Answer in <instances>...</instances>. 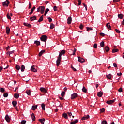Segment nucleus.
Returning a JSON list of instances; mask_svg holds the SVG:
<instances>
[{
  "label": "nucleus",
  "instance_id": "1",
  "mask_svg": "<svg viewBox=\"0 0 124 124\" xmlns=\"http://www.w3.org/2000/svg\"><path fill=\"white\" fill-rule=\"evenodd\" d=\"M47 38H48V37H47V36L42 35L40 38V40H41V41H44V42H46V41H47Z\"/></svg>",
  "mask_w": 124,
  "mask_h": 124
},
{
  "label": "nucleus",
  "instance_id": "2",
  "mask_svg": "<svg viewBox=\"0 0 124 124\" xmlns=\"http://www.w3.org/2000/svg\"><path fill=\"white\" fill-rule=\"evenodd\" d=\"M61 61H62V58L60 57H57V60L56 61V65L59 66L61 64Z\"/></svg>",
  "mask_w": 124,
  "mask_h": 124
},
{
  "label": "nucleus",
  "instance_id": "3",
  "mask_svg": "<svg viewBox=\"0 0 124 124\" xmlns=\"http://www.w3.org/2000/svg\"><path fill=\"white\" fill-rule=\"evenodd\" d=\"M115 101H116V99H114L113 100H108L106 102V103H107V104H109V105H111V104H113V103H114V102H115Z\"/></svg>",
  "mask_w": 124,
  "mask_h": 124
},
{
  "label": "nucleus",
  "instance_id": "4",
  "mask_svg": "<svg viewBox=\"0 0 124 124\" xmlns=\"http://www.w3.org/2000/svg\"><path fill=\"white\" fill-rule=\"evenodd\" d=\"M64 54H65V50H62V51L59 53V56H58V57L62 59V55H64Z\"/></svg>",
  "mask_w": 124,
  "mask_h": 124
},
{
  "label": "nucleus",
  "instance_id": "5",
  "mask_svg": "<svg viewBox=\"0 0 124 124\" xmlns=\"http://www.w3.org/2000/svg\"><path fill=\"white\" fill-rule=\"evenodd\" d=\"M76 97H78V95L76 93H74L71 95V99H75Z\"/></svg>",
  "mask_w": 124,
  "mask_h": 124
},
{
  "label": "nucleus",
  "instance_id": "6",
  "mask_svg": "<svg viewBox=\"0 0 124 124\" xmlns=\"http://www.w3.org/2000/svg\"><path fill=\"white\" fill-rule=\"evenodd\" d=\"M78 62H80L81 63H83L85 62L84 59H83L80 57H78Z\"/></svg>",
  "mask_w": 124,
  "mask_h": 124
},
{
  "label": "nucleus",
  "instance_id": "7",
  "mask_svg": "<svg viewBox=\"0 0 124 124\" xmlns=\"http://www.w3.org/2000/svg\"><path fill=\"white\" fill-rule=\"evenodd\" d=\"M40 90L41 91V92H42V93H47V90H46V89H45V88L41 87L40 89Z\"/></svg>",
  "mask_w": 124,
  "mask_h": 124
},
{
  "label": "nucleus",
  "instance_id": "8",
  "mask_svg": "<svg viewBox=\"0 0 124 124\" xmlns=\"http://www.w3.org/2000/svg\"><path fill=\"white\" fill-rule=\"evenodd\" d=\"M31 69L33 72H37V70L35 68V66L33 65L31 67Z\"/></svg>",
  "mask_w": 124,
  "mask_h": 124
},
{
  "label": "nucleus",
  "instance_id": "9",
  "mask_svg": "<svg viewBox=\"0 0 124 124\" xmlns=\"http://www.w3.org/2000/svg\"><path fill=\"white\" fill-rule=\"evenodd\" d=\"M45 10V7L44 6H41V13L43 14L44 13V11Z\"/></svg>",
  "mask_w": 124,
  "mask_h": 124
},
{
  "label": "nucleus",
  "instance_id": "10",
  "mask_svg": "<svg viewBox=\"0 0 124 124\" xmlns=\"http://www.w3.org/2000/svg\"><path fill=\"white\" fill-rule=\"evenodd\" d=\"M71 22H72V18H71V17H68V18L67 19V24L68 25H70V24H71Z\"/></svg>",
  "mask_w": 124,
  "mask_h": 124
},
{
  "label": "nucleus",
  "instance_id": "11",
  "mask_svg": "<svg viewBox=\"0 0 124 124\" xmlns=\"http://www.w3.org/2000/svg\"><path fill=\"white\" fill-rule=\"evenodd\" d=\"M5 119L6 121V122H7V123H9V122H10V118L9 117V116L8 115H6Z\"/></svg>",
  "mask_w": 124,
  "mask_h": 124
},
{
  "label": "nucleus",
  "instance_id": "12",
  "mask_svg": "<svg viewBox=\"0 0 124 124\" xmlns=\"http://www.w3.org/2000/svg\"><path fill=\"white\" fill-rule=\"evenodd\" d=\"M6 32L7 34H9V32H10V28L9 27H7L6 28Z\"/></svg>",
  "mask_w": 124,
  "mask_h": 124
},
{
  "label": "nucleus",
  "instance_id": "13",
  "mask_svg": "<svg viewBox=\"0 0 124 124\" xmlns=\"http://www.w3.org/2000/svg\"><path fill=\"white\" fill-rule=\"evenodd\" d=\"M89 118H90V115H87L86 116H84L82 117L81 120H82L83 121H85L86 120H88V119H89Z\"/></svg>",
  "mask_w": 124,
  "mask_h": 124
},
{
  "label": "nucleus",
  "instance_id": "14",
  "mask_svg": "<svg viewBox=\"0 0 124 124\" xmlns=\"http://www.w3.org/2000/svg\"><path fill=\"white\" fill-rule=\"evenodd\" d=\"M79 122V120H78V119H76V120L74 121H71L70 122L71 124H77V123Z\"/></svg>",
  "mask_w": 124,
  "mask_h": 124
},
{
  "label": "nucleus",
  "instance_id": "15",
  "mask_svg": "<svg viewBox=\"0 0 124 124\" xmlns=\"http://www.w3.org/2000/svg\"><path fill=\"white\" fill-rule=\"evenodd\" d=\"M106 27L108 29V30H112L111 26L110 25V23H108L106 24Z\"/></svg>",
  "mask_w": 124,
  "mask_h": 124
},
{
  "label": "nucleus",
  "instance_id": "16",
  "mask_svg": "<svg viewBox=\"0 0 124 124\" xmlns=\"http://www.w3.org/2000/svg\"><path fill=\"white\" fill-rule=\"evenodd\" d=\"M44 15H42L40 17L39 19L38 20V23H40V22H42L43 21V17Z\"/></svg>",
  "mask_w": 124,
  "mask_h": 124
},
{
  "label": "nucleus",
  "instance_id": "17",
  "mask_svg": "<svg viewBox=\"0 0 124 124\" xmlns=\"http://www.w3.org/2000/svg\"><path fill=\"white\" fill-rule=\"evenodd\" d=\"M103 94V93H102V92L100 91V92H99L97 93V96L99 97H101V96H102Z\"/></svg>",
  "mask_w": 124,
  "mask_h": 124
},
{
  "label": "nucleus",
  "instance_id": "18",
  "mask_svg": "<svg viewBox=\"0 0 124 124\" xmlns=\"http://www.w3.org/2000/svg\"><path fill=\"white\" fill-rule=\"evenodd\" d=\"M24 25V26H25L26 27H28V28H31V25L29 23H24L23 24Z\"/></svg>",
  "mask_w": 124,
  "mask_h": 124
},
{
  "label": "nucleus",
  "instance_id": "19",
  "mask_svg": "<svg viewBox=\"0 0 124 124\" xmlns=\"http://www.w3.org/2000/svg\"><path fill=\"white\" fill-rule=\"evenodd\" d=\"M39 122H40V123H41V124H44V122H45V119L44 118H42V119H39L38 120Z\"/></svg>",
  "mask_w": 124,
  "mask_h": 124
},
{
  "label": "nucleus",
  "instance_id": "20",
  "mask_svg": "<svg viewBox=\"0 0 124 124\" xmlns=\"http://www.w3.org/2000/svg\"><path fill=\"white\" fill-rule=\"evenodd\" d=\"M118 17L119 19H123V18H124V16L123 15V14H118Z\"/></svg>",
  "mask_w": 124,
  "mask_h": 124
},
{
  "label": "nucleus",
  "instance_id": "21",
  "mask_svg": "<svg viewBox=\"0 0 124 124\" xmlns=\"http://www.w3.org/2000/svg\"><path fill=\"white\" fill-rule=\"evenodd\" d=\"M104 50H105L106 52H108V51H110V48L108 47V46H106L104 47Z\"/></svg>",
  "mask_w": 124,
  "mask_h": 124
},
{
  "label": "nucleus",
  "instance_id": "22",
  "mask_svg": "<svg viewBox=\"0 0 124 124\" xmlns=\"http://www.w3.org/2000/svg\"><path fill=\"white\" fill-rule=\"evenodd\" d=\"M62 116H63V118H64V119H66V120H67V119H68V117L67 116V114L63 113L62 114Z\"/></svg>",
  "mask_w": 124,
  "mask_h": 124
},
{
  "label": "nucleus",
  "instance_id": "23",
  "mask_svg": "<svg viewBox=\"0 0 124 124\" xmlns=\"http://www.w3.org/2000/svg\"><path fill=\"white\" fill-rule=\"evenodd\" d=\"M107 79L110 80V79L112 78V75L111 74H109V75H107Z\"/></svg>",
  "mask_w": 124,
  "mask_h": 124
},
{
  "label": "nucleus",
  "instance_id": "24",
  "mask_svg": "<svg viewBox=\"0 0 124 124\" xmlns=\"http://www.w3.org/2000/svg\"><path fill=\"white\" fill-rule=\"evenodd\" d=\"M36 109H37V105L32 106V110H33V111H35Z\"/></svg>",
  "mask_w": 124,
  "mask_h": 124
},
{
  "label": "nucleus",
  "instance_id": "25",
  "mask_svg": "<svg viewBox=\"0 0 124 124\" xmlns=\"http://www.w3.org/2000/svg\"><path fill=\"white\" fill-rule=\"evenodd\" d=\"M35 9V6H34L31 11V12L29 13V14L31 15V14H32L33 13V11Z\"/></svg>",
  "mask_w": 124,
  "mask_h": 124
},
{
  "label": "nucleus",
  "instance_id": "26",
  "mask_svg": "<svg viewBox=\"0 0 124 124\" xmlns=\"http://www.w3.org/2000/svg\"><path fill=\"white\" fill-rule=\"evenodd\" d=\"M30 20L31 21H34V20H36V16H33L30 18Z\"/></svg>",
  "mask_w": 124,
  "mask_h": 124
},
{
  "label": "nucleus",
  "instance_id": "27",
  "mask_svg": "<svg viewBox=\"0 0 124 124\" xmlns=\"http://www.w3.org/2000/svg\"><path fill=\"white\" fill-rule=\"evenodd\" d=\"M45 50H42L40 52V53H39V57H41L42 56V54H43V53H45Z\"/></svg>",
  "mask_w": 124,
  "mask_h": 124
},
{
  "label": "nucleus",
  "instance_id": "28",
  "mask_svg": "<svg viewBox=\"0 0 124 124\" xmlns=\"http://www.w3.org/2000/svg\"><path fill=\"white\" fill-rule=\"evenodd\" d=\"M9 4H8V2L5 1L2 3L3 6H8Z\"/></svg>",
  "mask_w": 124,
  "mask_h": 124
},
{
  "label": "nucleus",
  "instance_id": "29",
  "mask_svg": "<svg viewBox=\"0 0 124 124\" xmlns=\"http://www.w3.org/2000/svg\"><path fill=\"white\" fill-rule=\"evenodd\" d=\"M19 94L16 93L14 94V97H15V98L17 99V98H19Z\"/></svg>",
  "mask_w": 124,
  "mask_h": 124
},
{
  "label": "nucleus",
  "instance_id": "30",
  "mask_svg": "<svg viewBox=\"0 0 124 124\" xmlns=\"http://www.w3.org/2000/svg\"><path fill=\"white\" fill-rule=\"evenodd\" d=\"M100 46L102 47L103 48L104 47V42L102 41L100 43Z\"/></svg>",
  "mask_w": 124,
  "mask_h": 124
},
{
  "label": "nucleus",
  "instance_id": "31",
  "mask_svg": "<svg viewBox=\"0 0 124 124\" xmlns=\"http://www.w3.org/2000/svg\"><path fill=\"white\" fill-rule=\"evenodd\" d=\"M49 11H50V10L49 9L47 8L46 9L44 15L46 16V15L47 14V13H48V12H49Z\"/></svg>",
  "mask_w": 124,
  "mask_h": 124
},
{
  "label": "nucleus",
  "instance_id": "32",
  "mask_svg": "<svg viewBox=\"0 0 124 124\" xmlns=\"http://www.w3.org/2000/svg\"><path fill=\"white\" fill-rule=\"evenodd\" d=\"M31 118L32 121H35V116H34V113H32Z\"/></svg>",
  "mask_w": 124,
  "mask_h": 124
},
{
  "label": "nucleus",
  "instance_id": "33",
  "mask_svg": "<svg viewBox=\"0 0 124 124\" xmlns=\"http://www.w3.org/2000/svg\"><path fill=\"white\" fill-rule=\"evenodd\" d=\"M12 104H13L14 107H15V106H16V105H17V102L15 101H13L12 102Z\"/></svg>",
  "mask_w": 124,
  "mask_h": 124
},
{
  "label": "nucleus",
  "instance_id": "34",
  "mask_svg": "<svg viewBox=\"0 0 124 124\" xmlns=\"http://www.w3.org/2000/svg\"><path fill=\"white\" fill-rule=\"evenodd\" d=\"M35 44H36L37 46H39V45H40V42L38 41H35L34 42Z\"/></svg>",
  "mask_w": 124,
  "mask_h": 124
},
{
  "label": "nucleus",
  "instance_id": "35",
  "mask_svg": "<svg viewBox=\"0 0 124 124\" xmlns=\"http://www.w3.org/2000/svg\"><path fill=\"white\" fill-rule=\"evenodd\" d=\"M112 53H117V52H119V49L114 48V49H112Z\"/></svg>",
  "mask_w": 124,
  "mask_h": 124
},
{
  "label": "nucleus",
  "instance_id": "36",
  "mask_svg": "<svg viewBox=\"0 0 124 124\" xmlns=\"http://www.w3.org/2000/svg\"><path fill=\"white\" fill-rule=\"evenodd\" d=\"M82 91V92H83V93H87V89H86V87H85V86H83Z\"/></svg>",
  "mask_w": 124,
  "mask_h": 124
},
{
  "label": "nucleus",
  "instance_id": "37",
  "mask_svg": "<svg viewBox=\"0 0 124 124\" xmlns=\"http://www.w3.org/2000/svg\"><path fill=\"white\" fill-rule=\"evenodd\" d=\"M41 107L42 108V110H44V111H45V104H41Z\"/></svg>",
  "mask_w": 124,
  "mask_h": 124
},
{
  "label": "nucleus",
  "instance_id": "38",
  "mask_svg": "<svg viewBox=\"0 0 124 124\" xmlns=\"http://www.w3.org/2000/svg\"><path fill=\"white\" fill-rule=\"evenodd\" d=\"M54 28H55V25L53 23H51L50 24V29H51V30L54 29Z\"/></svg>",
  "mask_w": 124,
  "mask_h": 124
},
{
  "label": "nucleus",
  "instance_id": "39",
  "mask_svg": "<svg viewBox=\"0 0 124 124\" xmlns=\"http://www.w3.org/2000/svg\"><path fill=\"white\" fill-rule=\"evenodd\" d=\"M21 70L22 72H24V71L25 70V66L24 65H22L21 66Z\"/></svg>",
  "mask_w": 124,
  "mask_h": 124
},
{
  "label": "nucleus",
  "instance_id": "40",
  "mask_svg": "<svg viewBox=\"0 0 124 124\" xmlns=\"http://www.w3.org/2000/svg\"><path fill=\"white\" fill-rule=\"evenodd\" d=\"M87 29V31H93V28H91V27H86Z\"/></svg>",
  "mask_w": 124,
  "mask_h": 124
},
{
  "label": "nucleus",
  "instance_id": "41",
  "mask_svg": "<svg viewBox=\"0 0 124 124\" xmlns=\"http://www.w3.org/2000/svg\"><path fill=\"white\" fill-rule=\"evenodd\" d=\"M26 93L28 95H31V90H27Z\"/></svg>",
  "mask_w": 124,
  "mask_h": 124
},
{
  "label": "nucleus",
  "instance_id": "42",
  "mask_svg": "<svg viewBox=\"0 0 124 124\" xmlns=\"http://www.w3.org/2000/svg\"><path fill=\"white\" fill-rule=\"evenodd\" d=\"M64 95H65V92L64 91H63L61 93V96H62V97H64Z\"/></svg>",
  "mask_w": 124,
  "mask_h": 124
},
{
  "label": "nucleus",
  "instance_id": "43",
  "mask_svg": "<svg viewBox=\"0 0 124 124\" xmlns=\"http://www.w3.org/2000/svg\"><path fill=\"white\" fill-rule=\"evenodd\" d=\"M7 18L9 19V20H11V17H10V15H9V13H8L7 14Z\"/></svg>",
  "mask_w": 124,
  "mask_h": 124
},
{
  "label": "nucleus",
  "instance_id": "44",
  "mask_svg": "<svg viewBox=\"0 0 124 124\" xmlns=\"http://www.w3.org/2000/svg\"><path fill=\"white\" fill-rule=\"evenodd\" d=\"M3 96L4 97H7V96H8V93H4Z\"/></svg>",
  "mask_w": 124,
  "mask_h": 124
},
{
  "label": "nucleus",
  "instance_id": "45",
  "mask_svg": "<svg viewBox=\"0 0 124 124\" xmlns=\"http://www.w3.org/2000/svg\"><path fill=\"white\" fill-rule=\"evenodd\" d=\"M5 91V90H4V88H0V92L1 93H4Z\"/></svg>",
  "mask_w": 124,
  "mask_h": 124
},
{
  "label": "nucleus",
  "instance_id": "46",
  "mask_svg": "<svg viewBox=\"0 0 124 124\" xmlns=\"http://www.w3.org/2000/svg\"><path fill=\"white\" fill-rule=\"evenodd\" d=\"M102 124H107V121L105 120L102 121Z\"/></svg>",
  "mask_w": 124,
  "mask_h": 124
},
{
  "label": "nucleus",
  "instance_id": "47",
  "mask_svg": "<svg viewBox=\"0 0 124 124\" xmlns=\"http://www.w3.org/2000/svg\"><path fill=\"white\" fill-rule=\"evenodd\" d=\"M83 28H84V25H83V24H80L79 26V29H80V30H83Z\"/></svg>",
  "mask_w": 124,
  "mask_h": 124
},
{
  "label": "nucleus",
  "instance_id": "48",
  "mask_svg": "<svg viewBox=\"0 0 124 124\" xmlns=\"http://www.w3.org/2000/svg\"><path fill=\"white\" fill-rule=\"evenodd\" d=\"M26 123H27V121L26 120H22L21 122V124H26Z\"/></svg>",
  "mask_w": 124,
  "mask_h": 124
},
{
  "label": "nucleus",
  "instance_id": "49",
  "mask_svg": "<svg viewBox=\"0 0 124 124\" xmlns=\"http://www.w3.org/2000/svg\"><path fill=\"white\" fill-rule=\"evenodd\" d=\"M16 69H17V70H20V66H19L18 65H17L16 67Z\"/></svg>",
  "mask_w": 124,
  "mask_h": 124
},
{
  "label": "nucleus",
  "instance_id": "50",
  "mask_svg": "<svg viewBox=\"0 0 124 124\" xmlns=\"http://www.w3.org/2000/svg\"><path fill=\"white\" fill-rule=\"evenodd\" d=\"M47 19L50 23H51V22H52L53 21V20L52 19V18L51 17H48Z\"/></svg>",
  "mask_w": 124,
  "mask_h": 124
},
{
  "label": "nucleus",
  "instance_id": "51",
  "mask_svg": "<svg viewBox=\"0 0 124 124\" xmlns=\"http://www.w3.org/2000/svg\"><path fill=\"white\" fill-rule=\"evenodd\" d=\"M67 114L69 117H71L72 116V113L70 112H68Z\"/></svg>",
  "mask_w": 124,
  "mask_h": 124
},
{
  "label": "nucleus",
  "instance_id": "52",
  "mask_svg": "<svg viewBox=\"0 0 124 124\" xmlns=\"http://www.w3.org/2000/svg\"><path fill=\"white\" fill-rule=\"evenodd\" d=\"M115 31L116 32H117V33H120L121 32V31H120V30L118 29H115Z\"/></svg>",
  "mask_w": 124,
  "mask_h": 124
},
{
  "label": "nucleus",
  "instance_id": "53",
  "mask_svg": "<svg viewBox=\"0 0 124 124\" xmlns=\"http://www.w3.org/2000/svg\"><path fill=\"white\" fill-rule=\"evenodd\" d=\"M13 53H14V51L8 52V54H9V56H10V55H11V54H13Z\"/></svg>",
  "mask_w": 124,
  "mask_h": 124
},
{
  "label": "nucleus",
  "instance_id": "54",
  "mask_svg": "<svg viewBox=\"0 0 124 124\" xmlns=\"http://www.w3.org/2000/svg\"><path fill=\"white\" fill-rule=\"evenodd\" d=\"M93 47L94 49H96V48H97V44H94L93 45Z\"/></svg>",
  "mask_w": 124,
  "mask_h": 124
},
{
  "label": "nucleus",
  "instance_id": "55",
  "mask_svg": "<svg viewBox=\"0 0 124 124\" xmlns=\"http://www.w3.org/2000/svg\"><path fill=\"white\" fill-rule=\"evenodd\" d=\"M105 108H102V109H101V113H103L104 112H105Z\"/></svg>",
  "mask_w": 124,
  "mask_h": 124
},
{
  "label": "nucleus",
  "instance_id": "56",
  "mask_svg": "<svg viewBox=\"0 0 124 124\" xmlns=\"http://www.w3.org/2000/svg\"><path fill=\"white\" fill-rule=\"evenodd\" d=\"M76 52V49L74 48V50L73 51V53L72 54V55L73 56H75V53Z\"/></svg>",
  "mask_w": 124,
  "mask_h": 124
},
{
  "label": "nucleus",
  "instance_id": "57",
  "mask_svg": "<svg viewBox=\"0 0 124 124\" xmlns=\"http://www.w3.org/2000/svg\"><path fill=\"white\" fill-rule=\"evenodd\" d=\"M31 3H29L28 8L29 9H31Z\"/></svg>",
  "mask_w": 124,
  "mask_h": 124
},
{
  "label": "nucleus",
  "instance_id": "58",
  "mask_svg": "<svg viewBox=\"0 0 124 124\" xmlns=\"http://www.w3.org/2000/svg\"><path fill=\"white\" fill-rule=\"evenodd\" d=\"M118 92H119V93H122V92H123V88H119V89L118 90Z\"/></svg>",
  "mask_w": 124,
  "mask_h": 124
},
{
  "label": "nucleus",
  "instance_id": "59",
  "mask_svg": "<svg viewBox=\"0 0 124 124\" xmlns=\"http://www.w3.org/2000/svg\"><path fill=\"white\" fill-rule=\"evenodd\" d=\"M71 68H72V69H73V70L74 71H77V70H76V69H75V67L72 66H71Z\"/></svg>",
  "mask_w": 124,
  "mask_h": 124
},
{
  "label": "nucleus",
  "instance_id": "60",
  "mask_svg": "<svg viewBox=\"0 0 124 124\" xmlns=\"http://www.w3.org/2000/svg\"><path fill=\"white\" fill-rule=\"evenodd\" d=\"M78 5H81V4L82 3V1L81 0H78Z\"/></svg>",
  "mask_w": 124,
  "mask_h": 124
},
{
  "label": "nucleus",
  "instance_id": "61",
  "mask_svg": "<svg viewBox=\"0 0 124 124\" xmlns=\"http://www.w3.org/2000/svg\"><path fill=\"white\" fill-rule=\"evenodd\" d=\"M53 9L54 11H57V7L56 6H54L53 7Z\"/></svg>",
  "mask_w": 124,
  "mask_h": 124
},
{
  "label": "nucleus",
  "instance_id": "62",
  "mask_svg": "<svg viewBox=\"0 0 124 124\" xmlns=\"http://www.w3.org/2000/svg\"><path fill=\"white\" fill-rule=\"evenodd\" d=\"M39 11H41V6H39L37 9V12H39Z\"/></svg>",
  "mask_w": 124,
  "mask_h": 124
},
{
  "label": "nucleus",
  "instance_id": "63",
  "mask_svg": "<svg viewBox=\"0 0 124 124\" xmlns=\"http://www.w3.org/2000/svg\"><path fill=\"white\" fill-rule=\"evenodd\" d=\"M39 11H41V6H39L37 9V12H39Z\"/></svg>",
  "mask_w": 124,
  "mask_h": 124
},
{
  "label": "nucleus",
  "instance_id": "64",
  "mask_svg": "<svg viewBox=\"0 0 124 124\" xmlns=\"http://www.w3.org/2000/svg\"><path fill=\"white\" fill-rule=\"evenodd\" d=\"M120 0H113V2H119Z\"/></svg>",
  "mask_w": 124,
  "mask_h": 124
}]
</instances>
